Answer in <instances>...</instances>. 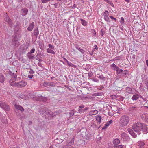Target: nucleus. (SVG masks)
Listing matches in <instances>:
<instances>
[{
	"instance_id": "33",
	"label": "nucleus",
	"mask_w": 148,
	"mask_h": 148,
	"mask_svg": "<svg viewBox=\"0 0 148 148\" xmlns=\"http://www.w3.org/2000/svg\"><path fill=\"white\" fill-rule=\"evenodd\" d=\"M102 118L100 116H98L96 117V120L98 121V122L100 124L101 122V119Z\"/></svg>"
},
{
	"instance_id": "2",
	"label": "nucleus",
	"mask_w": 148,
	"mask_h": 148,
	"mask_svg": "<svg viewBox=\"0 0 148 148\" xmlns=\"http://www.w3.org/2000/svg\"><path fill=\"white\" fill-rule=\"evenodd\" d=\"M129 118L127 116L124 115L122 116L120 119V126L123 127L126 126L129 123Z\"/></svg>"
},
{
	"instance_id": "17",
	"label": "nucleus",
	"mask_w": 148,
	"mask_h": 148,
	"mask_svg": "<svg viewBox=\"0 0 148 148\" xmlns=\"http://www.w3.org/2000/svg\"><path fill=\"white\" fill-rule=\"evenodd\" d=\"M38 101H42L44 102H46L47 100V98L45 97L42 96L38 97L37 98Z\"/></svg>"
},
{
	"instance_id": "57",
	"label": "nucleus",
	"mask_w": 148,
	"mask_h": 148,
	"mask_svg": "<svg viewBox=\"0 0 148 148\" xmlns=\"http://www.w3.org/2000/svg\"><path fill=\"white\" fill-rule=\"evenodd\" d=\"M145 82L146 84V86L148 87V80L146 79L145 81Z\"/></svg>"
},
{
	"instance_id": "36",
	"label": "nucleus",
	"mask_w": 148,
	"mask_h": 148,
	"mask_svg": "<svg viewBox=\"0 0 148 148\" xmlns=\"http://www.w3.org/2000/svg\"><path fill=\"white\" fill-rule=\"evenodd\" d=\"M98 111L97 110H93L90 112V113L92 115H95L98 113Z\"/></svg>"
},
{
	"instance_id": "56",
	"label": "nucleus",
	"mask_w": 148,
	"mask_h": 148,
	"mask_svg": "<svg viewBox=\"0 0 148 148\" xmlns=\"http://www.w3.org/2000/svg\"><path fill=\"white\" fill-rule=\"evenodd\" d=\"M110 18L112 20H114L115 21H116V18H114L112 16H110Z\"/></svg>"
},
{
	"instance_id": "50",
	"label": "nucleus",
	"mask_w": 148,
	"mask_h": 148,
	"mask_svg": "<svg viewBox=\"0 0 148 148\" xmlns=\"http://www.w3.org/2000/svg\"><path fill=\"white\" fill-rule=\"evenodd\" d=\"M108 3L110 4L111 6L114 8V6L112 1H110Z\"/></svg>"
},
{
	"instance_id": "12",
	"label": "nucleus",
	"mask_w": 148,
	"mask_h": 148,
	"mask_svg": "<svg viewBox=\"0 0 148 148\" xmlns=\"http://www.w3.org/2000/svg\"><path fill=\"white\" fill-rule=\"evenodd\" d=\"M4 20L6 22H7L8 23L10 27H12L13 26L12 21V20L10 19L8 16L6 15V17L4 18Z\"/></svg>"
},
{
	"instance_id": "32",
	"label": "nucleus",
	"mask_w": 148,
	"mask_h": 148,
	"mask_svg": "<svg viewBox=\"0 0 148 148\" xmlns=\"http://www.w3.org/2000/svg\"><path fill=\"white\" fill-rule=\"evenodd\" d=\"M4 77L3 75H0V82L1 83H3L4 81Z\"/></svg>"
},
{
	"instance_id": "9",
	"label": "nucleus",
	"mask_w": 148,
	"mask_h": 148,
	"mask_svg": "<svg viewBox=\"0 0 148 148\" xmlns=\"http://www.w3.org/2000/svg\"><path fill=\"white\" fill-rule=\"evenodd\" d=\"M56 84V82L45 81L44 82L43 86L44 87H47L48 86H55Z\"/></svg>"
},
{
	"instance_id": "5",
	"label": "nucleus",
	"mask_w": 148,
	"mask_h": 148,
	"mask_svg": "<svg viewBox=\"0 0 148 148\" xmlns=\"http://www.w3.org/2000/svg\"><path fill=\"white\" fill-rule=\"evenodd\" d=\"M56 114V112H53L47 108L44 116H45L46 118L48 119L49 118V117L51 118L55 116Z\"/></svg>"
},
{
	"instance_id": "48",
	"label": "nucleus",
	"mask_w": 148,
	"mask_h": 148,
	"mask_svg": "<svg viewBox=\"0 0 148 148\" xmlns=\"http://www.w3.org/2000/svg\"><path fill=\"white\" fill-rule=\"evenodd\" d=\"M86 129L84 128H82V129L79 130V132L82 133H83L84 132H86Z\"/></svg>"
},
{
	"instance_id": "34",
	"label": "nucleus",
	"mask_w": 148,
	"mask_h": 148,
	"mask_svg": "<svg viewBox=\"0 0 148 148\" xmlns=\"http://www.w3.org/2000/svg\"><path fill=\"white\" fill-rule=\"evenodd\" d=\"M66 63H67V65L69 66H71L73 67H76V65L68 61Z\"/></svg>"
},
{
	"instance_id": "25",
	"label": "nucleus",
	"mask_w": 148,
	"mask_h": 148,
	"mask_svg": "<svg viewBox=\"0 0 148 148\" xmlns=\"http://www.w3.org/2000/svg\"><path fill=\"white\" fill-rule=\"evenodd\" d=\"M15 107L16 109L20 110L21 111L23 112L24 110L23 107L20 105H15Z\"/></svg>"
},
{
	"instance_id": "3",
	"label": "nucleus",
	"mask_w": 148,
	"mask_h": 148,
	"mask_svg": "<svg viewBox=\"0 0 148 148\" xmlns=\"http://www.w3.org/2000/svg\"><path fill=\"white\" fill-rule=\"evenodd\" d=\"M141 123L140 122H138L136 124L133 125L132 128L133 130L136 132L138 134L140 133L141 130Z\"/></svg>"
},
{
	"instance_id": "46",
	"label": "nucleus",
	"mask_w": 148,
	"mask_h": 148,
	"mask_svg": "<svg viewBox=\"0 0 148 148\" xmlns=\"http://www.w3.org/2000/svg\"><path fill=\"white\" fill-rule=\"evenodd\" d=\"M101 35L102 36L105 33V32L103 29H101L100 31Z\"/></svg>"
},
{
	"instance_id": "53",
	"label": "nucleus",
	"mask_w": 148,
	"mask_h": 148,
	"mask_svg": "<svg viewBox=\"0 0 148 148\" xmlns=\"http://www.w3.org/2000/svg\"><path fill=\"white\" fill-rule=\"evenodd\" d=\"M95 49L96 50L98 49V47L96 45H94V48L92 50L93 52L95 51Z\"/></svg>"
},
{
	"instance_id": "15",
	"label": "nucleus",
	"mask_w": 148,
	"mask_h": 148,
	"mask_svg": "<svg viewBox=\"0 0 148 148\" xmlns=\"http://www.w3.org/2000/svg\"><path fill=\"white\" fill-rule=\"evenodd\" d=\"M121 136L124 141H127L130 139V137L127 134L125 133H122L121 134Z\"/></svg>"
},
{
	"instance_id": "21",
	"label": "nucleus",
	"mask_w": 148,
	"mask_h": 148,
	"mask_svg": "<svg viewBox=\"0 0 148 148\" xmlns=\"http://www.w3.org/2000/svg\"><path fill=\"white\" fill-rule=\"evenodd\" d=\"M28 11V9L24 8L21 9V12L23 16H25L27 14Z\"/></svg>"
},
{
	"instance_id": "52",
	"label": "nucleus",
	"mask_w": 148,
	"mask_h": 148,
	"mask_svg": "<svg viewBox=\"0 0 148 148\" xmlns=\"http://www.w3.org/2000/svg\"><path fill=\"white\" fill-rule=\"evenodd\" d=\"M49 0H41V1L43 3H47Z\"/></svg>"
},
{
	"instance_id": "61",
	"label": "nucleus",
	"mask_w": 148,
	"mask_h": 148,
	"mask_svg": "<svg viewBox=\"0 0 148 148\" xmlns=\"http://www.w3.org/2000/svg\"><path fill=\"white\" fill-rule=\"evenodd\" d=\"M13 41L15 42L17 41V40L16 39L15 37H14L12 40Z\"/></svg>"
},
{
	"instance_id": "29",
	"label": "nucleus",
	"mask_w": 148,
	"mask_h": 148,
	"mask_svg": "<svg viewBox=\"0 0 148 148\" xmlns=\"http://www.w3.org/2000/svg\"><path fill=\"white\" fill-rule=\"evenodd\" d=\"M116 73L117 75L123 72V70L121 69H119L118 67V69H117L116 70Z\"/></svg>"
},
{
	"instance_id": "19",
	"label": "nucleus",
	"mask_w": 148,
	"mask_h": 148,
	"mask_svg": "<svg viewBox=\"0 0 148 148\" xmlns=\"http://www.w3.org/2000/svg\"><path fill=\"white\" fill-rule=\"evenodd\" d=\"M128 131L130 134L134 137L136 138L137 137V135L134 133L132 129H128Z\"/></svg>"
},
{
	"instance_id": "44",
	"label": "nucleus",
	"mask_w": 148,
	"mask_h": 148,
	"mask_svg": "<svg viewBox=\"0 0 148 148\" xmlns=\"http://www.w3.org/2000/svg\"><path fill=\"white\" fill-rule=\"evenodd\" d=\"M48 47L49 48L52 49H54V47L53 45L51 44H48Z\"/></svg>"
},
{
	"instance_id": "51",
	"label": "nucleus",
	"mask_w": 148,
	"mask_h": 148,
	"mask_svg": "<svg viewBox=\"0 0 148 148\" xmlns=\"http://www.w3.org/2000/svg\"><path fill=\"white\" fill-rule=\"evenodd\" d=\"M102 93H95L94 94V96H101V95Z\"/></svg>"
},
{
	"instance_id": "20",
	"label": "nucleus",
	"mask_w": 148,
	"mask_h": 148,
	"mask_svg": "<svg viewBox=\"0 0 148 148\" xmlns=\"http://www.w3.org/2000/svg\"><path fill=\"white\" fill-rule=\"evenodd\" d=\"M21 27V23L19 21H17L15 25V30L17 32H18V29H20Z\"/></svg>"
},
{
	"instance_id": "43",
	"label": "nucleus",
	"mask_w": 148,
	"mask_h": 148,
	"mask_svg": "<svg viewBox=\"0 0 148 148\" xmlns=\"http://www.w3.org/2000/svg\"><path fill=\"white\" fill-rule=\"evenodd\" d=\"M39 55V54H37V55L35 57V58L36 60H38L39 62H40L42 60L39 57H38V55Z\"/></svg>"
},
{
	"instance_id": "64",
	"label": "nucleus",
	"mask_w": 148,
	"mask_h": 148,
	"mask_svg": "<svg viewBox=\"0 0 148 148\" xmlns=\"http://www.w3.org/2000/svg\"><path fill=\"white\" fill-rule=\"evenodd\" d=\"M146 63L148 67V60H147L146 61Z\"/></svg>"
},
{
	"instance_id": "30",
	"label": "nucleus",
	"mask_w": 148,
	"mask_h": 148,
	"mask_svg": "<svg viewBox=\"0 0 148 148\" xmlns=\"http://www.w3.org/2000/svg\"><path fill=\"white\" fill-rule=\"evenodd\" d=\"M112 69L114 71H116V70L118 69V67L116 66V65L114 64H112L111 66Z\"/></svg>"
},
{
	"instance_id": "62",
	"label": "nucleus",
	"mask_w": 148,
	"mask_h": 148,
	"mask_svg": "<svg viewBox=\"0 0 148 148\" xmlns=\"http://www.w3.org/2000/svg\"><path fill=\"white\" fill-rule=\"evenodd\" d=\"M121 110V108H117V112L118 113H119V112Z\"/></svg>"
},
{
	"instance_id": "11",
	"label": "nucleus",
	"mask_w": 148,
	"mask_h": 148,
	"mask_svg": "<svg viewBox=\"0 0 148 148\" xmlns=\"http://www.w3.org/2000/svg\"><path fill=\"white\" fill-rule=\"evenodd\" d=\"M108 13L109 12L108 11L105 10L104 12L103 15L104 16V18L105 21L107 22H110V20L108 16Z\"/></svg>"
},
{
	"instance_id": "27",
	"label": "nucleus",
	"mask_w": 148,
	"mask_h": 148,
	"mask_svg": "<svg viewBox=\"0 0 148 148\" xmlns=\"http://www.w3.org/2000/svg\"><path fill=\"white\" fill-rule=\"evenodd\" d=\"M120 142V140L117 138L114 139L113 141V143L115 145L119 144Z\"/></svg>"
},
{
	"instance_id": "24",
	"label": "nucleus",
	"mask_w": 148,
	"mask_h": 148,
	"mask_svg": "<svg viewBox=\"0 0 148 148\" xmlns=\"http://www.w3.org/2000/svg\"><path fill=\"white\" fill-rule=\"evenodd\" d=\"M27 56L29 59H33L35 58L34 56L32 53L28 52L27 54Z\"/></svg>"
},
{
	"instance_id": "13",
	"label": "nucleus",
	"mask_w": 148,
	"mask_h": 148,
	"mask_svg": "<svg viewBox=\"0 0 148 148\" xmlns=\"http://www.w3.org/2000/svg\"><path fill=\"white\" fill-rule=\"evenodd\" d=\"M34 26V22H32V23H29L27 28V30L30 32L32 31L33 29Z\"/></svg>"
},
{
	"instance_id": "45",
	"label": "nucleus",
	"mask_w": 148,
	"mask_h": 148,
	"mask_svg": "<svg viewBox=\"0 0 148 148\" xmlns=\"http://www.w3.org/2000/svg\"><path fill=\"white\" fill-rule=\"evenodd\" d=\"M131 108L132 110H135L136 111L138 110V108L135 106H132Z\"/></svg>"
},
{
	"instance_id": "58",
	"label": "nucleus",
	"mask_w": 148,
	"mask_h": 148,
	"mask_svg": "<svg viewBox=\"0 0 148 148\" xmlns=\"http://www.w3.org/2000/svg\"><path fill=\"white\" fill-rule=\"evenodd\" d=\"M33 75L32 74H31L28 75L27 77L30 79H32V78Z\"/></svg>"
},
{
	"instance_id": "41",
	"label": "nucleus",
	"mask_w": 148,
	"mask_h": 148,
	"mask_svg": "<svg viewBox=\"0 0 148 148\" xmlns=\"http://www.w3.org/2000/svg\"><path fill=\"white\" fill-rule=\"evenodd\" d=\"M120 22L122 25H124L125 21L124 18L123 17H121V20L120 21Z\"/></svg>"
},
{
	"instance_id": "18",
	"label": "nucleus",
	"mask_w": 148,
	"mask_h": 148,
	"mask_svg": "<svg viewBox=\"0 0 148 148\" xmlns=\"http://www.w3.org/2000/svg\"><path fill=\"white\" fill-rule=\"evenodd\" d=\"M141 117L144 121L148 122V115L143 114L141 115Z\"/></svg>"
},
{
	"instance_id": "6",
	"label": "nucleus",
	"mask_w": 148,
	"mask_h": 148,
	"mask_svg": "<svg viewBox=\"0 0 148 148\" xmlns=\"http://www.w3.org/2000/svg\"><path fill=\"white\" fill-rule=\"evenodd\" d=\"M0 107L7 111H9L10 110V108L8 105L4 102L0 101Z\"/></svg>"
},
{
	"instance_id": "28",
	"label": "nucleus",
	"mask_w": 148,
	"mask_h": 148,
	"mask_svg": "<svg viewBox=\"0 0 148 148\" xmlns=\"http://www.w3.org/2000/svg\"><path fill=\"white\" fill-rule=\"evenodd\" d=\"M80 20L81 21V24L83 25L86 26L87 25V23L86 21L82 19H80Z\"/></svg>"
},
{
	"instance_id": "7",
	"label": "nucleus",
	"mask_w": 148,
	"mask_h": 148,
	"mask_svg": "<svg viewBox=\"0 0 148 148\" xmlns=\"http://www.w3.org/2000/svg\"><path fill=\"white\" fill-rule=\"evenodd\" d=\"M74 138L73 136H72L69 139L68 144L64 145V148H65L66 147H69V148H71L72 147L71 145L74 144Z\"/></svg>"
},
{
	"instance_id": "49",
	"label": "nucleus",
	"mask_w": 148,
	"mask_h": 148,
	"mask_svg": "<svg viewBox=\"0 0 148 148\" xmlns=\"http://www.w3.org/2000/svg\"><path fill=\"white\" fill-rule=\"evenodd\" d=\"M30 69V70L29 71V73L30 74H32L34 73V71L32 69Z\"/></svg>"
},
{
	"instance_id": "60",
	"label": "nucleus",
	"mask_w": 148,
	"mask_h": 148,
	"mask_svg": "<svg viewBox=\"0 0 148 148\" xmlns=\"http://www.w3.org/2000/svg\"><path fill=\"white\" fill-rule=\"evenodd\" d=\"M84 107H85V106L84 105H81V106H79V108L82 109V108H84Z\"/></svg>"
},
{
	"instance_id": "14",
	"label": "nucleus",
	"mask_w": 148,
	"mask_h": 148,
	"mask_svg": "<svg viewBox=\"0 0 148 148\" xmlns=\"http://www.w3.org/2000/svg\"><path fill=\"white\" fill-rule=\"evenodd\" d=\"M8 74L12 76V78L11 79H12L13 82L16 81L17 79V75L16 74H15L14 73H12L11 71H10L8 72Z\"/></svg>"
},
{
	"instance_id": "54",
	"label": "nucleus",
	"mask_w": 148,
	"mask_h": 148,
	"mask_svg": "<svg viewBox=\"0 0 148 148\" xmlns=\"http://www.w3.org/2000/svg\"><path fill=\"white\" fill-rule=\"evenodd\" d=\"M35 51V49L34 48H33L31 49V50L30 51V52H29V53H34Z\"/></svg>"
},
{
	"instance_id": "23",
	"label": "nucleus",
	"mask_w": 148,
	"mask_h": 148,
	"mask_svg": "<svg viewBox=\"0 0 148 148\" xmlns=\"http://www.w3.org/2000/svg\"><path fill=\"white\" fill-rule=\"evenodd\" d=\"M128 73V71L127 70L123 71V72L121 73V75L123 77H126L127 76Z\"/></svg>"
},
{
	"instance_id": "38",
	"label": "nucleus",
	"mask_w": 148,
	"mask_h": 148,
	"mask_svg": "<svg viewBox=\"0 0 148 148\" xmlns=\"http://www.w3.org/2000/svg\"><path fill=\"white\" fill-rule=\"evenodd\" d=\"M113 121L112 120H110L108 121L105 124V125H106V127H108V126L110 124L112 123L113 122Z\"/></svg>"
},
{
	"instance_id": "59",
	"label": "nucleus",
	"mask_w": 148,
	"mask_h": 148,
	"mask_svg": "<svg viewBox=\"0 0 148 148\" xmlns=\"http://www.w3.org/2000/svg\"><path fill=\"white\" fill-rule=\"evenodd\" d=\"M92 73H89L88 75V77H92Z\"/></svg>"
},
{
	"instance_id": "4",
	"label": "nucleus",
	"mask_w": 148,
	"mask_h": 148,
	"mask_svg": "<svg viewBox=\"0 0 148 148\" xmlns=\"http://www.w3.org/2000/svg\"><path fill=\"white\" fill-rule=\"evenodd\" d=\"M143 99V101H146V99L145 98L143 97L139 93L135 94L134 95L132 96V99L133 101H136L138 99H140V101L141 100L140 99Z\"/></svg>"
},
{
	"instance_id": "26",
	"label": "nucleus",
	"mask_w": 148,
	"mask_h": 148,
	"mask_svg": "<svg viewBox=\"0 0 148 148\" xmlns=\"http://www.w3.org/2000/svg\"><path fill=\"white\" fill-rule=\"evenodd\" d=\"M53 50V49L48 48L47 49L46 51L48 53H52L53 54H56V52L54 51Z\"/></svg>"
},
{
	"instance_id": "37",
	"label": "nucleus",
	"mask_w": 148,
	"mask_h": 148,
	"mask_svg": "<svg viewBox=\"0 0 148 148\" xmlns=\"http://www.w3.org/2000/svg\"><path fill=\"white\" fill-rule=\"evenodd\" d=\"M126 91L129 93L130 94L132 93V89L131 88L129 87H127L126 88Z\"/></svg>"
},
{
	"instance_id": "31",
	"label": "nucleus",
	"mask_w": 148,
	"mask_h": 148,
	"mask_svg": "<svg viewBox=\"0 0 148 148\" xmlns=\"http://www.w3.org/2000/svg\"><path fill=\"white\" fill-rule=\"evenodd\" d=\"M98 78H100L101 80V82L104 81L106 79V77H104L102 75H100L98 77Z\"/></svg>"
},
{
	"instance_id": "35",
	"label": "nucleus",
	"mask_w": 148,
	"mask_h": 148,
	"mask_svg": "<svg viewBox=\"0 0 148 148\" xmlns=\"http://www.w3.org/2000/svg\"><path fill=\"white\" fill-rule=\"evenodd\" d=\"M85 136H83L84 137V138L86 140L89 139L90 138V136L88 134L87 132L86 133V132H85Z\"/></svg>"
},
{
	"instance_id": "8",
	"label": "nucleus",
	"mask_w": 148,
	"mask_h": 148,
	"mask_svg": "<svg viewBox=\"0 0 148 148\" xmlns=\"http://www.w3.org/2000/svg\"><path fill=\"white\" fill-rule=\"evenodd\" d=\"M39 34V32L38 29V27H37L34 29L33 32H31V36L32 37L34 36H35L36 39Z\"/></svg>"
},
{
	"instance_id": "63",
	"label": "nucleus",
	"mask_w": 148,
	"mask_h": 148,
	"mask_svg": "<svg viewBox=\"0 0 148 148\" xmlns=\"http://www.w3.org/2000/svg\"><path fill=\"white\" fill-rule=\"evenodd\" d=\"M115 95H113L111 96V97H112V99H115L116 98V97H115V96H114Z\"/></svg>"
},
{
	"instance_id": "47",
	"label": "nucleus",
	"mask_w": 148,
	"mask_h": 148,
	"mask_svg": "<svg viewBox=\"0 0 148 148\" xmlns=\"http://www.w3.org/2000/svg\"><path fill=\"white\" fill-rule=\"evenodd\" d=\"M91 79L94 82H96L98 83L99 82V81L96 78H92Z\"/></svg>"
},
{
	"instance_id": "10",
	"label": "nucleus",
	"mask_w": 148,
	"mask_h": 148,
	"mask_svg": "<svg viewBox=\"0 0 148 148\" xmlns=\"http://www.w3.org/2000/svg\"><path fill=\"white\" fill-rule=\"evenodd\" d=\"M141 125V130L144 134H146L148 132V128L147 125L142 123Z\"/></svg>"
},
{
	"instance_id": "42",
	"label": "nucleus",
	"mask_w": 148,
	"mask_h": 148,
	"mask_svg": "<svg viewBox=\"0 0 148 148\" xmlns=\"http://www.w3.org/2000/svg\"><path fill=\"white\" fill-rule=\"evenodd\" d=\"M79 142L81 144H82V145H85L86 143L83 140L80 139L79 140Z\"/></svg>"
},
{
	"instance_id": "16",
	"label": "nucleus",
	"mask_w": 148,
	"mask_h": 148,
	"mask_svg": "<svg viewBox=\"0 0 148 148\" xmlns=\"http://www.w3.org/2000/svg\"><path fill=\"white\" fill-rule=\"evenodd\" d=\"M47 108L46 107H43L42 108H41V109L40 110V113L42 115H43L44 116H45V113L47 109Z\"/></svg>"
},
{
	"instance_id": "39",
	"label": "nucleus",
	"mask_w": 148,
	"mask_h": 148,
	"mask_svg": "<svg viewBox=\"0 0 148 148\" xmlns=\"http://www.w3.org/2000/svg\"><path fill=\"white\" fill-rule=\"evenodd\" d=\"M124 98V97H122L121 95H119V98L117 99V100L119 101H122Z\"/></svg>"
},
{
	"instance_id": "22",
	"label": "nucleus",
	"mask_w": 148,
	"mask_h": 148,
	"mask_svg": "<svg viewBox=\"0 0 148 148\" xmlns=\"http://www.w3.org/2000/svg\"><path fill=\"white\" fill-rule=\"evenodd\" d=\"M75 48L78 49L82 54H84L85 51L83 49H82L81 48L77 45H75Z\"/></svg>"
},
{
	"instance_id": "1",
	"label": "nucleus",
	"mask_w": 148,
	"mask_h": 148,
	"mask_svg": "<svg viewBox=\"0 0 148 148\" xmlns=\"http://www.w3.org/2000/svg\"><path fill=\"white\" fill-rule=\"evenodd\" d=\"M10 84L12 86L17 87L21 88L25 86L27 84V83L24 80H22L18 82H13L12 79L9 80Z\"/></svg>"
},
{
	"instance_id": "55",
	"label": "nucleus",
	"mask_w": 148,
	"mask_h": 148,
	"mask_svg": "<svg viewBox=\"0 0 148 148\" xmlns=\"http://www.w3.org/2000/svg\"><path fill=\"white\" fill-rule=\"evenodd\" d=\"M83 110H82V109H79L78 110V112L81 113H84L83 112Z\"/></svg>"
},
{
	"instance_id": "40",
	"label": "nucleus",
	"mask_w": 148,
	"mask_h": 148,
	"mask_svg": "<svg viewBox=\"0 0 148 148\" xmlns=\"http://www.w3.org/2000/svg\"><path fill=\"white\" fill-rule=\"evenodd\" d=\"M125 146L122 145H115L113 146L114 148H123Z\"/></svg>"
}]
</instances>
